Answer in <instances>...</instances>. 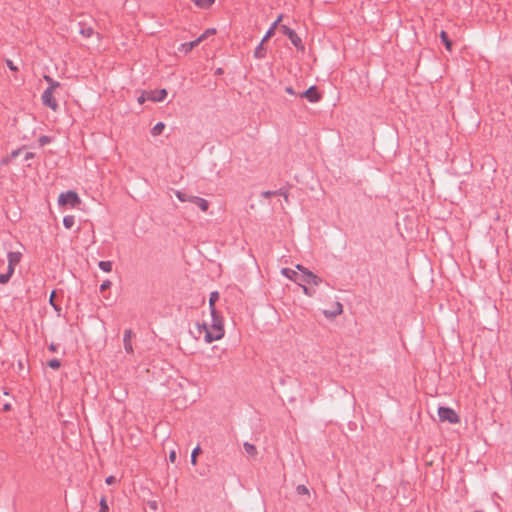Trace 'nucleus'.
<instances>
[{
	"instance_id": "nucleus-5",
	"label": "nucleus",
	"mask_w": 512,
	"mask_h": 512,
	"mask_svg": "<svg viewBox=\"0 0 512 512\" xmlns=\"http://www.w3.org/2000/svg\"><path fill=\"white\" fill-rule=\"evenodd\" d=\"M438 415L441 421H448L449 423L456 424L460 421L457 413L449 407H440Z\"/></svg>"
},
{
	"instance_id": "nucleus-3",
	"label": "nucleus",
	"mask_w": 512,
	"mask_h": 512,
	"mask_svg": "<svg viewBox=\"0 0 512 512\" xmlns=\"http://www.w3.org/2000/svg\"><path fill=\"white\" fill-rule=\"evenodd\" d=\"M58 205L62 208H77L81 204L79 195L72 190L61 193L58 196Z\"/></svg>"
},
{
	"instance_id": "nucleus-14",
	"label": "nucleus",
	"mask_w": 512,
	"mask_h": 512,
	"mask_svg": "<svg viewBox=\"0 0 512 512\" xmlns=\"http://www.w3.org/2000/svg\"><path fill=\"white\" fill-rule=\"evenodd\" d=\"M343 312V306L340 302H335L334 308L331 311L324 310V315L327 317H336Z\"/></svg>"
},
{
	"instance_id": "nucleus-25",
	"label": "nucleus",
	"mask_w": 512,
	"mask_h": 512,
	"mask_svg": "<svg viewBox=\"0 0 512 512\" xmlns=\"http://www.w3.org/2000/svg\"><path fill=\"white\" fill-rule=\"evenodd\" d=\"M13 274L14 273H10L9 270H7L6 273L0 274V284L4 285L8 283Z\"/></svg>"
},
{
	"instance_id": "nucleus-43",
	"label": "nucleus",
	"mask_w": 512,
	"mask_h": 512,
	"mask_svg": "<svg viewBox=\"0 0 512 512\" xmlns=\"http://www.w3.org/2000/svg\"><path fill=\"white\" fill-rule=\"evenodd\" d=\"M32 158H34V153L28 152V153L25 154V159L26 160H30Z\"/></svg>"
},
{
	"instance_id": "nucleus-21",
	"label": "nucleus",
	"mask_w": 512,
	"mask_h": 512,
	"mask_svg": "<svg viewBox=\"0 0 512 512\" xmlns=\"http://www.w3.org/2000/svg\"><path fill=\"white\" fill-rule=\"evenodd\" d=\"M75 224V217L73 215H66L63 218V225L66 229H70Z\"/></svg>"
},
{
	"instance_id": "nucleus-24",
	"label": "nucleus",
	"mask_w": 512,
	"mask_h": 512,
	"mask_svg": "<svg viewBox=\"0 0 512 512\" xmlns=\"http://www.w3.org/2000/svg\"><path fill=\"white\" fill-rule=\"evenodd\" d=\"M200 453H201V448L199 446L194 448V450L192 451V454H191V464L193 466L197 465V457L200 455Z\"/></svg>"
},
{
	"instance_id": "nucleus-11",
	"label": "nucleus",
	"mask_w": 512,
	"mask_h": 512,
	"mask_svg": "<svg viewBox=\"0 0 512 512\" xmlns=\"http://www.w3.org/2000/svg\"><path fill=\"white\" fill-rule=\"evenodd\" d=\"M132 335L133 334L131 330H126L123 336L124 349L129 354L133 353Z\"/></svg>"
},
{
	"instance_id": "nucleus-2",
	"label": "nucleus",
	"mask_w": 512,
	"mask_h": 512,
	"mask_svg": "<svg viewBox=\"0 0 512 512\" xmlns=\"http://www.w3.org/2000/svg\"><path fill=\"white\" fill-rule=\"evenodd\" d=\"M43 79L48 84V87L43 91L41 95L42 103L43 105L49 107L52 111L56 112L59 109V104L55 98V93L56 90L60 88L61 84L49 75H44Z\"/></svg>"
},
{
	"instance_id": "nucleus-1",
	"label": "nucleus",
	"mask_w": 512,
	"mask_h": 512,
	"mask_svg": "<svg viewBox=\"0 0 512 512\" xmlns=\"http://www.w3.org/2000/svg\"><path fill=\"white\" fill-rule=\"evenodd\" d=\"M219 292H212L209 298V319L204 320L202 324H197L195 329L191 331L197 339L204 334L206 343L221 340L224 335V326L221 313L216 311L215 303L219 300Z\"/></svg>"
},
{
	"instance_id": "nucleus-32",
	"label": "nucleus",
	"mask_w": 512,
	"mask_h": 512,
	"mask_svg": "<svg viewBox=\"0 0 512 512\" xmlns=\"http://www.w3.org/2000/svg\"><path fill=\"white\" fill-rule=\"evenodd\" d=\"M147 95H149V91H143L141 95L137 98L138 103L143 104L145 101L149 100L147 98Z\"/></svg>"
},
{
	"instance_id": "nucleus-27",
	"label": "nucleus",
	"mask_w": 512,
	"mask_h": 512,
	"mask_svg": "<svg viewBox=\"0 0 512 512\" xmlns=\"http://www.w3.org/2000/svg\"><path fill=\"white\" fill-rule=\"evenodd\" d=\"M216 33V30L214 28L207 29L198 39L200 42L206 40L211 35H214Z\"/></svg>"
},
{
	"instance_id": "nucleus-29",
	"label": "nucleus",
	"mask_w": 512,
	"mask_h": 512,
	"mask_svg": "<svg viewBox=\"0 0 512 512\" xmlns=\"http://www.w3.org/2000/svg\"><path fill=\"white\" fill-rule=\"evenodd\" d=\"M175 195H176V197H177L180 201H182V202H186V201H188V202H189V197H191L190 195H187V194L182 193V192H180V191H176V192H175Z\"/></svg>"
},
{
	"instance_id": "nucleus-6",
	"label": "nucleus",
	"mask_w": 512,
	"mask_h": 512,
	"mask_svg": "<svg viewBox=\"0 0 512 512\" xmlns=\"http://www.w3.org/2000/svg\"><path fill=\"white\" fill-rule=\"evenodd\" d=\"M22 260V253L19 251H11L7 254V261L8 266L7 270H9L10 273H14L15 267L21 262Z\"/></svg>"
},
{
	"instance_id": "nucleus-7",
	"label": "nucleus",
	"mask_w": 512,
	"mask_h": 512,
	"mask_svg": "<svg viewBox=\"0 0 512 512\" xmlns=\"http://www.w3.org/2000/svg\"><path fill=\"white\" fill-rule=\"evenodd\" d=\"M300 97L308 99V101L315 103L321 100L322 95L318 92L316 86H310L306 91L300 94Z\"/></svg>"
},
{
	"instance_id": "nucleus-20",
	"label": "nucleus",
	"mask_w": 512,
	"mask_h": 512,
	"mask_svg": "<svg viewBox=\"0 0 512 512\" xmlns=\"http://www.w3.org/2000/svg\"><path fill=\"white\" fill-rule=\"evenodd\" d=\"M164 129H165V124L162 122H159L156 125H154L153 128L151 129V134L153 136H159L163 132Z\"/></svg>"
},
{
	"instance_id": "nucleus-36",
	"label": "nucleus",
	"mask_w": 512,
	"mask_h": 512,
	"mask_svg": "<svg viewBox=\"0 0 512 512\" xmlns=\"http://www.w3.org/2000/svg\"><path fill=\"white\" fill-rule=\"evenodd\" d=\"M38 141L41 146H44L50 142V138L48 136H41Z\"/></svg>"
},
{
	"instance_id": "nucleus-31",
	"label": "nucleus",
	"mask_w": 512,
	"mask_h": 512,
	"mask_svg": "<svg viewBox=\"0 0 512 512\" xmlns=\"http://www.w3.org/2000/svg\"><path fill=\"white\" fill-rule=\"evenodd\" d=\"M99 512H109V507L107 505L106 499L102 498L100 500V510Z\"/></svg>"
},
{
	"instance_id": "nucleus-26",
	"label": "nucleus",
	"mask_w": 512,
	"mask_h": 512,
	"mask_svg": "<svg viewBox=\"0 0 512 512\" xmlns=\"http://www.w3.org/2000/svg\"><path fill=\"white\" fill-rule=\"evenodd\" d=\"M55 296H56V293H55V291H53V292L51 293V295H50L49 303H50V305L55 309V311H56L58 314H60L61 308H60L58 305H56V303H55Z\"/></svg>"
},
{
	"instance_id": "nucleus-40",
	"label": "nucleus",
	"mask_w": 512,
	"mask_h": 512,
	"mask_svg": "<svg viewBox=\"0 0 512 512\" xmlns=\"http://www.w3.org/2000/svg\"><path fill=\"white\" fill-rule=\"evenodd\" d=\"M115 481H116V479H115L114 476H109L105 480L106 484H108V485H111V484L115 483Z\"/></svg>"
},
{
	"instance_id": "nucleus-33",
	"label": "nucleus",
	"mask_w": 512,
	"mask_h": 512,
	"mask_svg": "<svg viewBox=\"0 0 512 512\" xmlns=\"http://www.w3.org/2000/svg\"><path fill=\"white\" fill-rule=\"evenodd\" d=\"M148 506L149 508L153 511V512H156L158 510V503L157 501L155 500H151V501H148Z\"/></svg>"
},
{
	"instance_id": "nucleus-4",
	"label": "nucleus",
	"mask_w": 512,
	"mask_h": 512,
	"mask_svg": "<svg viewBox=\"0 0 512 512\" xmlns=\"http://www.w3.org/2000/svg\"><path fill=\"white\" fill-rule=\"evenodd\" d=\"M280 30L281 32L287 36L289 38V40L291 41V43L297 48V49H300V50H304V46L302 44V40L301 38L297 35V33L291 29L290 27H288L287 25H281L280 26Z\"/></svg>"
},
{
	"instance_id": "nucleus-8",
	"label": "nucleus",
	"mask_w": 512,
	"mask_h": 512,
	"mask_svg": "<svg viewBox=\"0 0 512 512\" xmlns=\"http://www.w3.org/2000/svg\"><path fill=\"white\" fill-rule=\"evenodd\" d=\"M300 280L303 283L314 284L316 286H318L320 283H322V279L320 277H318L316 274H314L313 272H311L310 270L305 272V275H301Z\"/></svg>"
},
{
	"instance_id": "nucleus-28",
	"label": "nucleus",
	"mask_w": 512,
	"mask_h": 512,
	"mask_svg": "<svg viewBox=\"0 0 512 512\" xmlns=\"http://www.w3.org/2000/svg\"><path fill=\"white\" fill-rule=\"evenodd\" d=\"M296 492L299 495H309V489L305 485H298L296 487Z\"/></svg>"
},
{
	"instance_id": "nucleus-38",
	"label": "nucleus",
	"mask_w": 512,
	"mask_h": 512,
	"mask_svg": "<svg viewBox=\"0 0 512 512\" xmlns=\"http://www.w3.org/2000/svg\"><path fill=\"white\" fill-rule=\"evenodd\" d=\"M176 458H177L176 451L175 450L170 451V453H169V460H170V462L171 463H175L176 462Z\"/></svg>"
},
{
	"instance_id": "nucleus-12",
	"label": "nucleus",
	"mask_w": 512,
	"mask_h": 512,
	"mask_svg": "<svg viewBox=\"0 0 512 512\" xmlns=\"http://www.w3.org/2000/svg\"><path fill=\"white\" fill-rule=\"evenodd\" d=\"M201 42L200 40L197 38L196 40L194 41H191V42H188V43H183L179 46L178 48V51L181 52V53H184V54H188L190 53L193 48H195L197 45H199Z\"/></svg>"
},
{
	"instance_id": "nucleus-13",
	"label": "nucleus",
	"mask_w": 512,
	"mask_h": 512,
	"mask_svg": "<svg viewBox=\"0 0 512 512\" xmlns=\"http://www.w3.org/2000/svg\"><path fill=\"white\" fill-rule=\"evenodd\" d=\"M189 202L194 203L204 212L208 210L209 204H208L207 200H205L203 198H200L197 196H191V197H189Z\"/></svg>"
},
{
	"instance_id": "nucleus-41",
	"label": "nucleus",
	"mask_w": 512,
	"mask_h": 512,
	"mask_svg": "<svg viewBox=\"0 0 512 512\" xmlns=\"http://www.w3.org/2000/svg\"><path fill=\"white\" fill-rule=\"evenodd\" d=\"M285 91L290 95H296L294 89L291 86L286 87Z\"/></svg>"
},
{
	"instance_id": "nucleus-30",
	"label": "nucleus",
	"mask_w": 512,
	"mask_h": 512,
	"mask_svg": "<svg viewBox=\"0 0 512 512\" xmlns=\"http://www.w3.org/2000/svg\"><path fill=\"white\" fill-rule=\"evenodd\" d=\"M48 366L52 369H58L61 366V363L58 359H52L48 362Z\"/></svg>"
},
{
	"instance_id": "nucleus-17",
	"label": "nucleus",
	"mask_w": 512,
	"mask_h": 512,
	"mask_svg": "<svg viewBox=\"0 0 512 512\" xmlns=\"http://www.w3.org/2000/svg\"><path fill=\"white\" fill-rule=\"evenodd\" d=\"M440 38H441V41L443 42V44L445 45L446 49L448 51H451L452 50V41L449 39V37L445 31L442 30L440 32Z\"/></svg>"
},
{
	"instance_id": "nucleus-35",
	"label": "nucleus",
	"mask_w": 512,
	"mask_h": 512,
	"mask_svg": "<svg viewBox=\"0 0 512 512\" xmlns=\"http://www.w3.org/2000/svg\"><path fill=\"white\" fill-rule=\"evenodd\" d=\"M301 286H302L304 294H306L307 296H313L314 295V293H315L314 290H311L310 288H308L305 285H301Z\"/></svg>"
},
{
	"instance_id": "nucleus-39",
	"label": "nucleus",
	"mask_w": 512,
	"mask_h": 512,
	"mask_svg": "<svg viewBox=\"0 0 512 512\" xmlns=\"http://www.w3.org/2000/svg\"><path fill=\"white\" fill-rule=\"evenodd\" d=\"M296 269L302 273L301 275H305V272L309 271L306 267H304L301 264H297Z\"/></svg>"
},
{
	"instance_id": "nucleus-37",
	"label": "nucleus",
	"mask_w": 512,
	"mask_h": 512,
	"mask_svg": "<svg viewBox=\"0 0 512 512\" xmlns=\"http://www.w3.org/2000/svg\"><path fill=\"white\" fill-rule=\"evenodd\" d=\"M6 64L9 67L10 70L15 71V72L18 71V67L15 66L14 63L11 60L8 59L6 61Z\"/></svg>"
},
{
	"instance_id": "nucleus-16",
	"label": "nucleus",
	"mask_w": 512,
	"mask_h": 512,
	"mask_svg": "<svg viewBox=\"0 0 512 512\" xmlns=\"http://www.w3.org/2000/svg\"><path fill=\"white\" fill-rule=\"evenodd\" d=\"M254 56L258 59L264 58L266 56V49L264 48V41L261 40L259 45L256 47L254 51Z\"/></svg>"
},
{
	"instance_id": "nucleus-44",
	"label": "nucleus",
	"mask_w": 512,
	"mask_h": 512,
	"mask_svg": "<svg viewBox=\"0 0 512 512\" xmlns=\"http://www.w3.org/2000/svg\"><path fill=\"white\" fill-rule=\"evenodd\" d=\"M49 350H50L51 352H56V351H57V346H56L55 344H53V343H52V344H50V345H49Z\"/></svg>"
},
{
	"instance_id": "nucleus-10",
	"label": "nucleus",
	"mask_w": 512,
	"mask_h": 512,
	"mask_svg": "<svg viewBox=\"0 0 512 512\" xmlns=\"http://www.w3.org/2000/svg\"><path fill=\"white\" fill-rule=\"evenodd\" d=\"M275 195L283 196L286 202L289 201V191L286 188H280V189L275 190V191H269L268 190V191L262 192V196L264 198H270V197L275 196Z\"/></svg>"
},
{
	"instance_id": "nucleus-23",
	"label": "nucleus",
	"mask_w": 512,
	"mask_h": 512,
	"mask_svg": "<svg viewBox=\"0 0 512 512\" xmlns=\"http://www.w3.org/2000/svg\"><path fill=\"white\" fill-rule=\"evenodd\" d=\"M98 266L102 271H104L106 273H109L112 270V262L111 261H100L98 263Z\"/></svg>"
},
{
	"instance_id": "nucleus-9",
	"label": "nucleus",
	"mask_w": 512,
	"mask_h": 512,
	"mask_svg": "<svg viewBox=\"0 0 512 512\" xmlns=\"http://www.w3.org/2000/svg\"><path fill=\"white\" fill-rule=\"evenodd\" d=\"M167 90L166 89H157L153 91H149V95H147V98L152 102H162L167 97Z\"/></svg>"
},
{
	"instance_id": "nucleus-15",
	"label": "nucleus",
	"mask_w": 512,
	"mask_h": 512,
	"mask_svg": "<svg viewBox=\"0 0 512 512\" xmlns=\"http://www.w3.org/2000/svg\"><path fill=\"white\" fill-rule=\"evenodd\" d=\"M281 273L287 277L288 279L292 280V281H297L298 279H300V277L298 276L297 272L290 269V268H283L281 270Z\"/></svg>"
},
{
	"instance_id": "nucleus-34",
	"label": "nucleus",
	"mask_w": 512,
	"mask_h": 512,
	"mask_svg": "<svg viewBox=\"0 0 512 512\" xmlns=\"http://www.w3.org/2000/svg\"><path fill=\"white\" fill-rule=\"evenodd\" d=\"M111 286V281L109 280H105L101 285H100V290L103 292L107 289H109Z\"/></svg>"
},
{
	"instance_id": "nucleus-22",
	"label": "nucleus",
	"mask_w": 512,
	"mask_h": 512,
	"mask_svg": "<svg viewBox=\"0 0 512 512\" xmlns=\"http://www.w3.org/2000/svg\"><path fill=\"white\" fill-rule=\"evenodd\" d=\"M79 32L85 38H90L95 34V31L92 27H82Z\"/></svg>"
},
{
	"instance_id": "nucleus-45",
	"label": "nucleus",
	"mask_w": 512,
	"mask_h": 512,
	"mask_svg": "<svg viewBox=\"0 0 512 512\" xmlns=\"http://www.w3.org/2000/svg\"><path fill=\"white\" fill-rule=\"evenodd\" d=\"M4 408H5V410H8L10 408V406L9 405H5Z\"/></svg>"
},
{
	"instance_id": "nucleus-42",
	"label": "nucleus",
	"mask_w": 512,
	"mask_h": 512,
	"mask_svg": "<svg viewBox=\"0 0 512 512\" xmlns=\"http://www.w3.org/2000/svg\"><path fill=\"white\" fill-rule=\"evenodd\" d=\"M20 151H21L20 149L12 151L10 157L16 158L20 154Z\"/></svg>"
},
{
	"instance_id": "nucleus-18",
	"label": "nucleus",
	"mask_w": 512,
	"mask_h": 512,
	"mask_svg": "<svg viewBox=\"0 0 512 512\" xmlns=\"http://www.w3.org/2000/svg\"><path fill=\"white\" fill-rule=\"evenodd\" d=\"M282 20V15H280L277 20L272 24V26L270 27V29L266 32V35L263 37L262 41H267L273 34H274V29L276 28V26L278 25V23Z\"/></svg>"
},
{
	"instance_id": "nucleus-19",
	"label": "nucleus",
	"mask_w": 512,
	"mask_h": 512,
	"mask_svg": "<svg viewBox=\"0 0 512 512\" xmlns=\"http://www.w3.org/2000/svg\"><path fill=\"white\" fill-rule=\"evenodd\" d=\"M243 447H244V449H245V451H246V453H247L248 455H250V456H252V457L256 456V454H257V449H256V447H255L253 444H251V443H249V442H245V443L243 444Z\"/></svg>"
}]
</instances>
